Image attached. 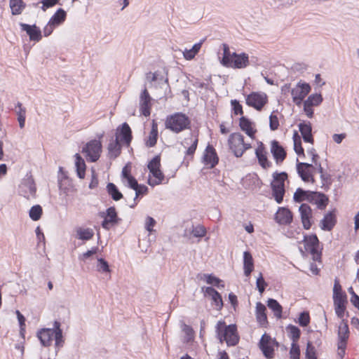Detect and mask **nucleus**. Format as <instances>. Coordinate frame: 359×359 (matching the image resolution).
Segmentation results:
<instances>
[{"label":"nucleus","instance_id":"obj_51","mask_svg":"<svg viewBox=\"0 0 359 359\" xmlns=\"http://www.w3.org/2000/svg\"><path fill=\"white\" fill-rule=\"evenodd\" d=\"M39 4H42L41 9L43 11H46L48 8H53L56 5H62L60 0H41L38 3H34L32 5L36 7Z\"/></svg>","mask_w":359,"mask_h":359},{"label":"nucleus","instance_id":"obj_62","mask_svg":"<svg viewBox=\"0 0 359 359\" xmlns=\"http://www.w3.org/2000/svg\"><path fill=\"white\" fill-rule=\"evenodd\" d=\"M201 292L203 294L204 297L211 299L213 296L217 295L218 291L212 286H203L201 287Z\"/></svg>","mask_w":359,"mask_h":359},{"label":"nucleus","instance_id":"obj_40","mask_svg":"<svg viewBox=\"0 0 359 359\" xmlns=\"http://www.w3.org/2000/svg\"><path fill=\"white\" fill-rule=\"evenodd\" d=\"M97 264L96 270L102 274H106L111 276V269L109 262L102 257H96Z\"/></svg>","mask_w":359,"mask_h":359},{"label":"nucleus","instance_id":"obj_31","mask_svg":"<svg viewBox=\"0 0 359 359\" xmlns=\"http://www.w3.org/2000/svg\"><path fill=\"white\" fill-rule=\"evenodd\" d=\"M21 185L28 188L30 195L35 198L36 195V184L31 171L27 172L25 177L22 180Z\"/></svg>","mask_w":359,"mask_h":359},{"label":"nucleus","instance_id":"obj_9","mask_svg":"<svg viewBox=\"0 0 359 359\" xmlns=\"http://www.w3.org/2000/svg\"><path fill=\"white\" fill-rule=\"evenodd\" d=\"M201 161L208 169H212L219 164V157L216 149L210 142L203 151Z\"/></svg>","mask_w":359,"mask_h":359},{"label":"nucleus","instance_id":"obj_56","mask_svg":"<svg viewBox=\"0 0 359 359\" xmlns=\"http://www.w3.org/2000/svg\"><path fill=\"white\" fill-rule=\"evenodd\" d=\"M228 302L231 304V309L229 313L233 314V312H237V308L238 306V300L237 296L232 292L228 294Z\"/></svg>","mask_w":359,"mask_h":359},{"label":"nucleus","instance_id":"obj_57","mask_svg":"<svg viewBox=\"0 0 359 359\" xmlns=\"http://www.w3.org/2000/svg\"><path fill=\"white\" fill-rule=\"evenodd\" d=\"M306 359H317L316 350L311 341H308L306 344Z\"/></svg>","mask_w":359,"mask_h":359},{"label":"nucleus","instance_id":"obj_54","mask_svg":"<svg viewBox=\"0 0 359 359\" xmlns=\"http://www.w3.org/2000/svg\"><path fill=\"white\" fill-rule=\"evenodd\" d=\"M217 294V295H215L210 299L211 305L215 307V310L220 311L224 306V301L219 292Z\"/></svg>","mask_w":359,"mask_h":359},{"label":"nucleus","instance_id":"obj_4","mask_svg":"<svg viewBox=\"0 0 359 359\" xmlns=\"http://www.w3.org/2000/svg\"><path fill=\"white\" fill-rule=\"evenodd\" d=\"M98 216L103 219L100 225L107 231L120 225L122 222L115 205L107 208L104 211H100Z\"/></svg>","mask_w":359,"mask_h":359},{"label":"nucleus","instance_id":"obj_53","mask_svg":"<svg viewBox=\"0 0 359 359\" xmlns=\"http://www.w3.org/2000/svg\"><path fill=\"white\" fill-rule=\"evenodd\" d=\"M161 154H158L155 155L150 160H149L147 165L148 170L149 171H151V170L161 168Z\"/></svg>","mask_w":359,"mask_h":359},{"label":"nucleus","instance_id":"obj_42","mask_svg":"<svg viewBox=\"0 0 359 359\" xmlns=\"http://www.w3.org/2000/svg\"><path fill=\"white\" fill-rule=\"evenodd\" d=\"M9 6L13 15H20L26 8L27 4L23 0H10Z\"/></svg>","mask_w":359,"mask_h":359},{"label":"nucleus","instance_id":"obj_37","mask_svg":"<svg viewBox=\"0 0 359 359\" xmlns=\"http://www.w3.org/2000/svg\"><path fill=\"white\" fill-rule=\"evenodd\" d=\"M95 235L93 230L90 228L77 227L76 229V238L83 241L91 240Z\"/></svg>","mask_w":359,"mask_h":359},{"label":"nucleus","instance_id":"obj_63","mask_svg":"<svg viewBox=\"0 0 359 359\" xmlns=\"http://www.w3.org/2000/svg\"><path fill=\"white\" fill-rule=\"evenodd\" d=\"M99 184L98 175L95 170V169L92 167L91 168V179L90 182L88 184V188L90 189H94L97 187Z\"/></svg>","mask_w":359,"mask_h":359},{"label":"nucleus","instance_id":"obj_11","mask_svg":"<svg viewBox=\"0 0 359 359\" xmlns=\"http://www.w3.org/2000/svg\"><path fill=\"white\" fill-rule=\"evenodd\" d=\"M294 213L288 206L278 207L273 220L279 226H290L293 222Z\"/></svg>","mask_w":359,"mask_h":359},{"label":"nucleus","instance_id":"obj_39","mask_svg":"<svg viewBox=\"0 0 359 359\" xmlns=\"http://www.w3.org/2000/svg\"><path fill=\"white\" fill-rule=\"evenodd\" d=\"M311 191V190H307L302 187H298L293 194V201L295 203H304V201H307Z\"/></svg>","mask_w":359,"mask_h":359},{"label":"nucleus","instance_id":"obj_52","mask_svg":"<svg viewBox=\"0 0 359 359\" xmlns=\"http://www.w3.org/2000/svg\"><path fill=\"white\" fill-rule=\"evenodd\" d=\"M278 113V109L273 110L269 116V128L271 131L278 130L280 126Z\"/></svg>","mask_w":359,"mask_h":359},{"label":"nucleus","instance_id":"obj_30","mask_svg":"<svg viewBox=\"0 0 359 359\" xmlns=\"http://www.w3.org/2000/svg\"><path fill=\"white\" fill-rule=\"evenodd\" d=\"M149 177L147 182L151 187L162 184L165 180V175L161 168L149 171Z\"/></svg>","mask_w":359,"mask_h":359},{"label":"nucleus","instance_id":"obj_32","mask_svg":"<svg viewBox=\"0 0 359 359\" xmlns=\"http://www.w3.org/2000/svg\"><path fill=\"white\" fill-rule=\"evenodd\" d=\"M67 17V12L62 8H58L55 13L50 17L48 22L56 27L62 25Z\"/></svg>","mask_w":359,"mask_h":359},{"label":"nucleus","instance_id":"obj_23","mask_svg":"<svg viewBox=\"0 0 359 359\" xmlns=\"http://www.w3.org/2000/svg\"><path fill=\"white\" fill-rule=\"evenodd\" d=\"M123 147H124L123 144L114 139V136L111 137L107 145V156L111 160L117 158L121 154Z\"/></svg>","mask_w":359,"mask_h":359},{"label":"nucleus","instance_id":"obj_50","mask_svg":"<svg viewBox=\"0 0 359 359\" xmlns=\"http://www.w3.org/2000/svg\"><path fill=\"white\" fill-rule=\"evenodd\" d=\"M231 104V115L233 116H244L243 114V105L240 103V101L233 99L230 101Z\"/></svg>","mask_w":359,"mask_h":359},{"label":"nucleus","instance_id":"obj_12","mask_svg":"<svg viewBox=\"0 0 359 359\" xmlns=\"http://www.w3.org/2000/svg\"><path fill=\"white\" fill-rule=\"evenodd\" d=\"M299 212L303 229L309 230L314 224L313 210L308 203H302Z\"/></svg>","mask_w":359,"mask_h":359},{"label":"nucleus","instance_id":"obj_10","mask_svg":"<svg viewBox=\"0 0 359 359\" xmlns=\"http://www.w3.org/2000/svg\"><path fill=\"white\" fill-rule=\"evenodd\" d=\"M275 346H278V342L276 339H272L270 335L264 333L259 340V347L266 358H273Z\"/></svg>","mask_w":359,"mask_h":359},{"label":"nucleus","instance_id":"obj_17","mask_svg":"<svg viewBox=\"0 0 359 359\" xmlns=\"http://www.w3.org/2000/svg\"><path fill=\"white\" fill-rule=\"evenodd\" d=\"M304 238L299 243H304L305 251L309 254L315 252V250L320 248L322 244L316 233H304Z\"/></svg>","mask_w":359,"mask_h":359},{"label":"nucleus","instance_id":"obj_14","mask_svg":"<svg viewBox=\"0 0 359 359\" xmlns=\"http://www.w3.org/2000/svg\"><path fill=\"white\" fill-rule=\"evenodd\" d=\"M307 203L316 205L317 209L325 210L330 202L329 196L322 191H311Z\"/></svg>","mask_w":359,"mask_h":359},{"label":"nucleus","instance_id":"obj_33","mask_svg":"<svg viewBox=\"0 0 359 359\" xmlns=\"http://www.w3.org/2000/svg\"><path fill=\"white\" fill-rule=\"evenodd\" d=\"M206 40V38H203L201 39L198 42L194 43L190 49H185L182 53L184 58L186 60H193L196 55L199 53L203 43Z\"/></svg>","mask_w":359,"mask_h":359},{"label":"nucleus","instance_id":"obj_26","mask_svg":"<svg viewBox=\"0 0 359 359\" xmlns=\"http://www.w3.org/2000/svg\"><path fill=\"white\" fill-rule=\"evenodd\" d=\"M273 180L270 183V186H274L276 188L286 189L285 182L288 180V174L285 171H275L272 174Z\"/></svg>","mask_w":359,"mask_h":359},{"label":"nucleus","instance_id":"obj_19","mask_svg":"<svg viewBox=\"0 0 359 359\" xmlns=\"http://www.w3.org/2000/svg\"><path fill=\"white\" fill-rule=\"evenodd\" d=\"M332 299L335 314H349L346 311L348 301L346 292L332 295Z\"/></svg>","mask_w":359,"mask_h":359},{"label":"nucleus","instance_id":"obj_3","mask_svg":"<svg viewBox=\"0 0 359 359\" xmlns=\"http://www.w3.org/2000/svg\"><path fill=\"white\" fill-rule=\"evenodd\" d=\"M216 332L221 342L225 341L228 346H234L239 341L236 325H226L224 321H219L216 325Z\"/></svg>","mask_w":359,"mask_h":359},{"label":"nucleus","instance_id":"obj_20","mask_svg":"<svg viewBox=\"0 0 359 359\" xmlns=\"http://www.w3.org/2000/svg\"><path fill=\"white\" fill-rule=\"evenodd\" d=\"M256 158L259 165L264 170H267L272 166V163L268 159V152L265 145L259 142L255 151Z\"/></svg>","mask_w":359,"mask_h":359},{"label":"nucleus","instance_id":"obj_21","mask_svg":"<svg viewBox=\"0 0 359 359\" xmlns=\"http://www.w3.org/2000/svg\"><path fill=\"white\" fill-rule=\"evenodd\" d=\"M196 278L199 280H203L210 286L215 287L219 290L224 288L225 283L223 280L217 277L213 273H198L196 275Z\"/></svg>","mask_w":359,"mask_h":359},{"label":"nucleus","instance_id":"obj_16","mask_svg":"<svg viewBox=\"0 0 359 359\" xmlns=\"http://www.w3.org/2000/svg\"><path fill=\"white\" fill-rule=\"evenodd\" d=\"M337 209L333 208L325 213L323 218L320 221L319 226L325 231H332L337 223Z\"/></svg>","mask_w":359,"mask_h":359},{"label":"nucleus","instance_id":"obj_55","mask_svg":"<svg viewBox=\"0 0 359 359\" xmlns=\"http://www.w3.org/2000/svg\"><path fill=\"white\" fill-rule=\"evenodd\" d=\"M290 338L292 339L293 343H295L300 338L301 331L299 328L295 325H289L287 327Z\"/></svg>","mask_w":359,"mask_h":359},{"label":"nucleus","instance_id":"obj_2","mask_svg":"<svg viewBox=\"0 0 359 359\" xmlns=\"http://www.w3.org/2000/svg\"><path fill=\"white\" fill-rule=\"evenodd\" d=\"M191 118L187 114L182 111L169 114L165 120V128L175 134L191 129Z\"/></svg>","mask_w":359,"mask_h":359},{"label":"nucleus","instance_id":"obj_44","mask_svg":"<svg viewBox=\"0 0 359 359\" xmlns=\"http://www.w3.org/2000/svg\"><path fill=\"white\" fill-rule=\"evenodd\" d=\"M53 337L55 339V345L56 347H60L63 346L64 340L62 336V330L60 328V323L55 320L53 324Z\"/></svg>","mask_w":359,"mask_h":359},{"label":"nucleus","instance_id":"obj_60","mask_svg":"<svg viewBox=\"0 0 359 359\" xmlns=\"http://www.w3.org/2000/svg\"><path fill=\"white\" fill-rule=\"evenodd\" d=\"M320 177L323 183L321 187L325 191H327L330 189V187L333 182L331 175L329 173L320 175Z\"/></svg>","mask_w":359,"mask_h":359},{"label":"nucleus","instance_id":"obj_13","mask_svg":"<svg viewBox=\"0 0 359 359\" xmlns=\"http://www.w3.org/2000/svg\"><path fill=\"white\" fill-rule=\"evenodd\" d=\"M19 26L21 32L26 33V36L29 37V41L38 43L42 39V31L41 28L36 25V23L29 25L27 23L20 22H19Z\"/></svg>","mask_w":359,"mask_h":359},{"label":"nucleus","instance_id":"obj_34","mask_svg":"<svg viewBox=\"0 0 359 359\" xmlns=\"http://www.w3.org/2000/svg\"><path fill=\"white\" fill-rule=\"evenodd\" d=\"M53 328H43L38 333L37 336L43 346H49L53 337Z\"/></svg>","mask_w":359,"mask_h":359},{"label":"nucleus","instance_id":"obj_1","mask_svg":"<svg viewBox=\"0 0 359 359\" xmlns=\"http://www.w3.org/2000/svg\"><path fill=\"white\" fill-rule=\"evenodd\" d=\"M222 53H218V57L220 64L226 68L244 69L250 65V58L248 53L241 52L237 53L236 51H231L227 43L222 44Z\"/></svg>","mask_w":359,"mask_h":359},{"label":"nucleus","instance_id":"obj_48","mask_svg":"<svg viewBox=\"0 0 359 359\" xmlns=\"http://www.w3.org/2000/svg\"><path fill=\"white\" fill-rule=\"evenodd\" d=\"M43 208L41 205L39 204L34 205L31 207L29 210V217L34 221H39L43 215Z\"/></svg>","mask_w":359,"mask_h":359},{"label":"nucleus","instance_id":"obj_59","mask_svg":"<svg viewBox=\"0 0 359 359\" xmlns=\"http://www.w3.org/2000/svg\"><path fill=\"white\" fill-rule=\"evenodd\" d=\"M191 234L194 238H201L205 236L206 229L203 225L199 224L196 226H193Z\"/></svg>","mask_w":359,"mask_h":359},{"label":"nucleus","instance_id":"obj_25","mask_svg":"<svg viewBox=\"0 0 359 359\" xmlns=\"http://www.w3.org/2000/svg\"><path fill=\"white\" fill-rule=\"evenodd\" d=\"M158 138V123L153 119L151 123V130L149 135L144 139V144L147 147L151 148L156 145Z\"/></svg>","mask_w":359,"mask_h":359},{"label":"nucleus","instance_id":"obj_38","mask_svg":"<svg viewBox=\"0 0 359 359\" xmlns=\"http://www.w3.org/2000/svg\"><path fill=\"white\" fill-rule=\"evenodd\" d=\"M15 110L17 114V120L19 123V127L22 129L25 126L26 108L23 107L21 102H18L15 105Z\"/></svg>","mask_w":359,"mask_h":359},{"label":"nucleus","instance_id":"obj_36","mask_svg":"<svg viewBox=\"0 0 359 359\" xmlns=\"http://www.w3.org/2000/svg\"><path fill=\"white\" fill-rule=\"evenodd\" d=\"M106 191L111 198L115 201H118L123 198V195L118 187L113 182H109L106 186Z\"/></svg>","mask_w":359,"mask_h":359},{"label":"nucleus","instance_id":"obj_45","mask_svg":"<svg viewBox=\"0 0 359 359\" xmlns=\"http://www.w3.org/2000/svg\"><path fill=\"white\" fill-rule=\"evenodd\" d=\"M58 188L61 194H64L66 196H68L69 192H76L77 189L75 188L74 184H73L72 179H69V180H65L62 182L58 183Z\"/></svg>","mask_w":359,"mask_h":359},{"label":"nucleus","instance_id":"obj_24","mask_svg":"<svg viewBox=\"0 0 359 359\" xmlns=\"http://www.w3.org/2000/svg\"><path fill=\"white\" fill-rule=\"evenodd\" d=\"M243 264L244 276L245 277L250 278L251 273L255 269V261L252 253L249 250H245L243 252Z\"/></svg>","mask_w":359,"mask_h":359},{"label":"nucleus","instance_id":"obj_49","mask_svg":"<svg viewBox=\"0 0 359 359\" xmlns=\"http://www.w3.org/2000/svg\"><path fill=\"white\" fill-rule=\"evenodd\" d=\"M266 306L271 310L273 314H283V306L273 298H269L266 301Z\"/></svg>","mask_w":359,"mask_h":359},{"label":"nucleus","instance_id":"obj_35","mask_svg":"<svg viewBox=\"0 0 359 359\" xmlns=\"http://www.w3.org/2000/svg\"><path fill=\"white\" fill-rule=\"evenodd\" d=\"M349 333L348 321L342 319L338 326V342L347 343Z\"/></svg>","mask_w":359,"mask_h":359},{"label":"nucleus","instance_id":"obj_18","mask_svg":"<svg viewBox=\"0 0 359 359\" xmlns=\"http://www.w3.org/2000/svg\"><path fill=\"white\" fill-rule=\"evenodd\" d=\"M301 137L305 143L314 144L313 124L308 120H300L297 125Z\"/></svg>","mask_w":359,"mask_h":359},{"label":"nucleus","instance_id":"obj_28","mask_svg":"<svg viewBox=\"0 0 359 359\" xmlns=\"http://www.w3.org/2000/svg\"><path fill=\"white\" fill-rule=\"evenodd\" d=\"M74 168L75 172L76 173V176L81 179L83 180L86 177V164L83 159V158L81 156L80 154L76 153L74 155Z\"/></svg>","mask_w":359,"mask_h":359},{"label":"nucleus","instance_id":"obj_15","mask_svg":"<svg viewBox=\"0 0 359 359\" xmlns=\"http://www.w3.org/2000/svg\"><path fill=\"white\" fill-rule=\"evenodd\" d=\"M270 152L277 165H280L287 157L286 149L277 140L270 142Z\"/></svg>","mask_w":359,"mask_h":359},{"label":"nucleus","instance_id":"obj_43","mask_svg":"<svg viewBox=\"0 0 359 359\" xmlns=\"http://www.w3.org/2000/svg\"><path fill=\"white\" fill-rule=\"evenodd\" d=\"M244 181L243 186L246 184L247 186L254 185L258 188H261L263 186V182L259 177V175L255 173H249L246 175L245 179H243Z\"/></svg>","mask_w":359,"mask_h":359},{"label":"nucleus","instance_id":"obj_5","mask_svg":"<svg viewBox=\"0 0 359 359\" xmlns=\"http://www.w3.org/2000/svg\"><path fill=\"white\" fill-rule=\"evenodd\" d=\"M102 144L99 140H89L82 147L81 153L89 163L97 162L102 152Z\"/></svg>","mask_w":359,"mask_h":359},{"label":"nucleus","instance_id":"obj_41","mask_svg":"<svg viewBox=\"0 0 359 359\" xmlns=\"http://www.w3.org/2000/svg\"><path fill=\"white\" fill-rule=\"evenodd\" d=\"M323 97L320 91L309 95L302 104L312 107H318L323 102Z\"/></svg>","mask_w":359,"mask_h":359},{"label":"nucleus","instance_id":"obj_8","mask_svg":"<svg viewBox=\"0 0 359 359\" xmlns=\"http://www.w3.org/2000/svg\"><path fill=\"white\" fill-rule=\"evenodd\" d=\"M133 131L127 122H123L115 130L114 139L120 142L126 147H130L133 140Z\"/></svg>","mask_w":359,"mask_h":359},{"label":"nucleus","instance_id":"obj_46","mask_svg":"<svg viewBox=\"0 0 359 359\" xmlns=\"http://www.w3.org/2000/svg\"><path fill=\"white\" fill-rule=\"evenodd\" d=\"M103 249V247L100 250L98 246H93L90 249L88 250L86 252L79 255V260L80 262H86L88 259H93V255L100 252Z\"/></svg>","mask_w":359,"mask_h":359},{"label":"nucleus","instance_id":"obj_61","mask_svg":"<svg viewBox=\"0 0 359 359\" xmlns=\"http://www.w3.org/2000/svg\"><path fill=\"white\" fill-rule=\"evenodd\" d=\"M139 111L142 116L149 117L151 113L152 103H139Z\"/></svg>","mask_w":359,"mask_h":359},{"label":"nucleus","instance_id":"obj_6","mask_svg":"<svg viewBox=\"0 0 359 359\" xmlns=\"http://www.w3.org/2000/svg\"><path fill=\"white\" fill-rule=\"evenodd\" d=\"M243 95L245 97V104L258 111H261L269 102L268 95L262 91H252L248 95Z\"/></svg>","mask_w":359,"mask_h":359},{"label":"nucleus","instance_id":"obj_47","mask_svg":"<svg viewBox=\"0 0 359 359\" xmlns=\"http://www.w3.org/2000/svg\"><path fill=\"white\" fill-rule=\"evenodd\" d=\"M270 187L271 190V198H273L278 204L283 203L286 189L276 188L274 186H270Z\"/></svg>","mask_w":359,"mask_h":359},{"label":"nucleus","instance_id":"obj_27","mask_svg":"<svg viewBox=\"0 0 359 359\" xmlns=\"http://www.w3.org/2000/svg\"><path fill=\"white\" fill-rule=\"evenodd\" d=\"M244 139V136L238 132L232 133L231 134H230L227 142L229 149L232 152L233 154L234 149L240 151L241 144H243Z\"/></svg>","mask_w":359,"mask_h":359},{"label":"nucleus","instance_id":"obj_58","mask_svg":"<svg viewBox=\"0 0 359 359\" xmlns=\"http://www.w3.org/2000/svg\"><path fill=\"white\" fill-rule=\"evenodd\" d=\"M267 287L268 283L264 280L262 273L260 272L256 280V289L260 293H262L263 292L265 291Z\"/></svg>","mask_w":359,"mask_h":359},{"label":"nucleus","instance_id":"obj_29","mask_svg":"<svg viewBox=\"0 0 359 359\" xmlns=\"http://www.w3.org/2000/svg\"><path fill=\"white\" fill-rule=\"evenodd\" d=\"M304 168H315L313 163L300 162L298 158L296 160V170L298 176L306 183L309 182V175Z\"/></svg>","mask_w":359,"mask_h":359},{"label":"nucleus","instance_id":"obj_22","mask_svg":"<svg viewBox=\"0 0 359 359\" xmlns=\"http://www.w3.org/2000/svg\"><path fill=\"white\" fill-rule=\"evenodd\" d=\"M239 128L248 137L253 139L257 130L255 128V123L247 116H242L239 118Z\"/></svg>","mask_w":359,"mask_h":359},{"label":"nucleus","instance_id":"obj_64","mask_svg":"<svg viewBox=\"0 0 359 359\" xmlns=\"http://www.w3.org/2000/svg\"><path fill=\"white\" fill-rule=\"evenodd\" d=\"M153 98L151 97L149 91L144 86V89L142 90L140 95V103H151Z\"/></svg>","mask_w":359,"mask_h":359},{"label":"nucleus","instance_id":"obj_7","mask_svg":"<svg viewBox=\"0 0 359 359\" xmlns=\"http://www.w3.org/2000/svg\"><path fill=\"white\" fill-rule=\"evenodd\" d=\"M311 91V86L303 80H300L296 86L291 89V95L293 102L297 106L302 105L304 98Z\"/></svg>","mask_w":359,"mask_h":359}]
</instances>
